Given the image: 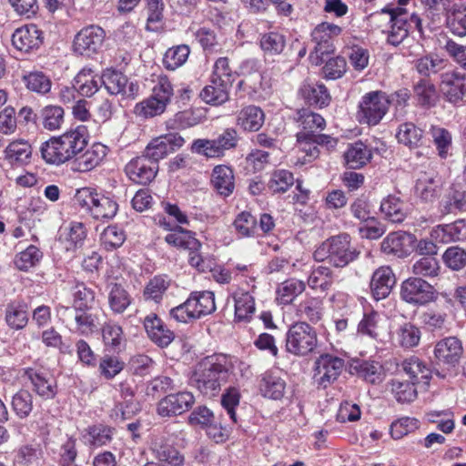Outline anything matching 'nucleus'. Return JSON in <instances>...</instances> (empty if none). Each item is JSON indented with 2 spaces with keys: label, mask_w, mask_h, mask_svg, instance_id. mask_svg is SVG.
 I'll return each mask as SVG.
<instances>
[{
  "label": "nucleus",
  "mask_w": 466,
  "mask_h": 466,
  "mask_svg": "<svg viewBox=\"0 0 466 466\" xmlns=\"http://www.w3.org/2000/svg\"><path fill=\"white\" fill-rule=\"evenodd\" d=\"M235 320L249 321L255 313V299L248 291L239 289L233 294Z\"/></svg>",
  "instance_id": "34"
},
{
  "label": "nucleus",
  "mask_w": 466,
  "mask_h": 466,
  "mask_svg": "<svg viewBox=\"0 0 466 466\" xmlns=\"http://www.w3.org/2000/svg\"><path fill=\"white\" fill-rule=\"evenodd\" d=\"M433 353L437 365L451 370L459 364L463 348L459 339L447 337L436 343Z\"/></svg>",
  "instance_id": "17"
},
{
  "label": "nucleus",
  "mask_w": 466,
  "mask_h": 466,
  "mask_svg": "<svg viewBox=\"0 0 466 466\" xmlns=\"http://www.w3.org/2000/svg\"><path fill=\"white\" fill-rule=\"evenodd\" d=\"M233 368L231 360L227 355L205 357L195 365L190 384L203 396L211 399L219 394L221 386L228 382Z\"/></svg>",
  "instance_id": "1"
},
{
  "label": "nucleus",
  "mask_w": 466,
  "mask_h": 466,
  "mask_svg": "<svg viewBox=\"0 0 466 466\" xmlns=\"http://www.w3.org/2000/svg\"><path fill=\"white\" fill-rule=\"evenodd\" d=\"M108 304L114 313H123L131 303V298L127 291L117 283L108 285Z\"/></svg>",
  "instance_id": "46"
},
{
  "label": "nucleus",
  "mask_w": 466,
  "mask_h": 466,
  "mask_svg": "<svg viewBox=\"0 0 466 466\" xmlns=\"http://www.w3.org/2000/svg\"><path fill=\"white\" fill-rule=\"evenodd\" d=\"M333 272L325 266H319L312 269L308 278V285L310 289L321 292L328 291L333 285Z\"/></svg>",
  "instance_id": "45"
},
{
  "label": "nucleus",
  "mask_w": 466,
  "mask_h": 466,
  "mask_svg": "<svg viewBox=\"0 0 466 466\" xmlns=\"http://www.w3.org/2000/svg\"><path fill=\"white\" fill-rule=\"evenodd\" d=\"M125 171L133 182L147 185L156 177L158 171V164L150 160L143 154L130 160L127 164Z\"/></svg>",
  "instance_id": "18"
},
{
  "label": "nucleus",
  "mask_w": 466,
  "mask_h": 466,
  "mask_svg": "<svg viewBox=\"0 0 466 466\" xmlns=\"http://www.w3.org/2000/svg\"><path fill=\"white\" fill-rule=\"evenodd\" d=\"M43 127L50 131L59 129L64 123V109L59 106L49 105L41 110Z\"/></svg>",
  "instance_id": "57"
},
{
  "label": "nucleus",
  "mask_w": 466,
  "mask_h": 466,
  "mask_svg": "<svg viewBox=\"0 0 466 466\" xmlns=\"http://www.w3.org/2000/svg\"><path fill=\"white\" fill-rule=\"evenodd\" d=\"M114 429L103 424H96L86 429L88 442L95 447L106 445L112 441Z\"/></svg>",
  "instance_id": "60"
},
{
  "label": "nucleus",
  "mask_w": 466,
  "mask_h": 466,
  "mask_svg": "<svg viewBox=\"0 0 466 466\" xmlns=\"http://www.w3.org/2000/svg\"><path fill=\"white\" fill-rule=\"evenodd\" d=\"M344 158L349 168H360L371 159V151L364 143L359 141L349 147Z\"/></svg>",
  "instance_id": "39"
},
{
  "label": "nucleus",
  "mask_w": 466,
  "mask_h": 466,
  "mask_svg": "<svg viewBox=\"0 0 466 466\" xmlns=\"http://www.w3.org/2000/svg\"><path fill=\"white\" fill-rule=\"evenodd\" d=\"M344 368V360L326 353L320 355L315 360V378L318 384L327 388L333 383L340 375Z\"/></svg>",
  "instance_id": "16"
},
{
  "label": "nucleus",
  "mask_w": 466,
  "mask_h": 466,
  "mask_svg": "<svg viewBox=\"0 0 466 466\" xmlns=\"http://www.w3.org/2000/svg\"><path fill=\"white\" fill-rule=\"evenodd\" d=\"M380 211L385 219L392 223H401L407 216L405 203L393 195L388 196L381 201Z\"/></svg>",
  "instance_id": "38"
},
{
  "label": "nucleus",
  "mask_w": 466,
  "mask_h": 466,
  "mask_svg": "<svg viewBox=\"0 0 466 466\" xmlns=\"http://www.w3.org/2000/svg\"><path fill=\"white\" fill-rule=\"evenodd\" d=\"M396 284V278L392 269L388 266L377 268L371 277L370 290L376 300L387 298Z\"/></svg>",
  "instance_id": "22"
},
{
  "label": "nucleus",
  "mask_w": 466,
  "mask_h": 466,
  "mask_svg": "<svg viewBox=\"0 0 466 466\" xmlns=\"http://www.w3.org/2000/svg\"><path fill=\"white\" fill-rule=\"evenodd\" d=\"M350 372L370 384L380 383L385 376L382 365L375 360H354L350 364Z\"/></svg>",
  "instance_id": "27"
},
{
  "label": "nucleus",
  "mask_w": 466,
  "mask_h": 466,
  "mask_svg": "<svg viewBox=\"0 0 466 466\" xmlns=\"http://www.w3.org/2000/svg\"><path fill=\"white\" fill-rule=\"evenodd\" d=\"M231 86H225L223 82L210 79V84L203 88L201 98L210 105H221L228 100Z\"/></svg>",
  "instance_id": "41"
},
{
  "label": "nucleus",
  "mask_w": 466,
  "mask_h": 466,
  "mask_svg": "<svg viewBox=\"0 0 466 466\" xmlns=\"http://www.w3.org/2000/svg\"><path fill=\"white\" fill-rule=\"evenodd\" d=\"M299 122L302 127L299 133L315 134L326 126L325 119L319 114L306 109L299 112Z\"/></svg>",
  "instance_id": "59"
},
{
  "label": "nucleus",
  "mask_w": 466,
  "mask_h": 466,
  "mask_svg": "<svg viewBox=\"0 0 466 466\" xmlns=\"http://www.w3.org/2000/svg\"><path fill=\"white\" fill-rule=\"evenodd\" d=\"M165 240L169 245L187 250H199L201 248V243L195 238V234L179 226L168 233L165 237Z\"/></svg>",
  "instance_id": "36"
},
{
  "label": "nucleus",
  "mask_w": 466,
  "mask_h": 466,
  "mask_svg": "<svg viewBox=\"0 0 466 466\" xmlns=\"http://www.w3.org/2000/svg\"><path fill=\"white\" fill-rule=\"evenodd\" d=\"M257 219L249 212L239 213L233 222L237 234L241 238L255 237L257 233Z\"/></svg>",
  "instance_id": "56"
},
{
  "label": "nucleus",
  "mask_w": 466,
  "mask_h": 466,
  "mask_svg": "<svg viewBox=\"0 0 466 466\" xmlns=\"http://www.w3.org/2000/svg\"><path fill=\"white\" fill-rule=\"evenodd\" d=\"M466 204L465 192L452 186L443 197L441 207L442 214L452 213L461 210Z\"/></svg>",
  "instance_id": "54"
},
{
  "label": "nucleus",
  "mask_w": 466,
  "mask_h": 466,
  "mask_svg": "<svg viewBox=\"0 0 466 466\" xmlns=\"http://www.w3.org/2000/svg\"><path fill=\"white\" fill-rule=\"evenodd\" d=\"M5 321L11 329H24L28 321L26 305L21 302L8 304L5 309Z\"/></svg>",
  "instance_id": "47"
},
{
  "label": "nucleus",
  "mask_w": 466,
  "mask_h": 466,
  "mask_svg": "<svg viewBox=\"0 0 466 466\" xmlns=\"http://www.w3.org/2000/svg\"><path fill=\"white\" fill-rule=\"evenodd\" d=\"M415 383L392 380L390 382V390L399 402H410L417 397Z\"/></svg>",
  "instance_id": "61"
},
{
  "label": "nucleus",
  "mask_w": 466,
  "mask_h": 466,
  "mask_svg": "<svg viewBox=\"0 0 466 466\" xmlns=\"http://www.w3.org/2000/svg\"><path fill=\"white\" fill-rule=\"evenodd\" d=\"M194 402L195 398L189 391L169 394L159 400L157 404V413L161 417L180 415L187 411Z\"/></svg>",
  "instance_id": "19"
},
{
  "label": "nucleus",
  "mask_w": 466,
  "mask_h": 466,
  "mask_svg": "<svg viewBox=\"0 0 466 466\" xmlns=\"http://www.w3.org/2000/svg\"><path fill=\"white\" fill-rule=\"evenodd\" d=\"M150 449L161 466L184 465V455L165 436H155L151 441Z\"/></svg>",
  "instance_id": "20"
},
{
  "label": "nucleus",
  "mask_w": 466,
  "mask_h": 466,
  "mask_svg": "<svg viewBox=\"0 0 466 466\" xmlns=\"http://www.w3.org/2000/svg\"><path fill=\"white\" fill-rule=\"evenodd\" d=\"M125 368V362L117 356L105 354L99 361L98 370L106 380L114 379Z\"/></svg>",
  "instance_id": "58"
},
{
  "label": "nucleus",
  "mask_w": 466,
  "mask_h": 466,
  "mask_svg": "<svg viewBox=\"0 0 466 466\" xmlns=\"http://www.w3.org/2000/svg\"><path fill=\"white\" fill-rule=\"evenodd\" d=\"M101 76L94 75L91 69L84 68L74 78V85L78 94L83 96L95 95L101 86Z\"/></svg>",
  "instance_id": "37"
},
{
  "label": "nucleus",
  "mask_w": 466,
  "mask_h": 466,
  "mask_svg": "<svg viewBox=\"0 0 466 466\" xmlns=\"http://www.w3.org/2000/svg\"><path fill=\"white\" fill-rule=\"evenodd\" d=\"M416 242L415 235L406 231H394L382 240L380 249L386 255L404 258L412 253Z\"/></svg>",
  "instance_id": "12"
},
{
  "label": "nucleus",
  "mask_w": 466,
  "mask_h": 466,
  "mask_svg": "<svg viewBox=\"0 0 466 466\" xmlns=\"http://www.w3.org/2000/svg\"><path fill=\"white\" fill-rule=\"evenodd\" d=\"M184 142V138L177 133H168L153 138L146 147L143 154L158 164L160 159L180 148Z\"/></svg>",
  "instance_id": "13"
},
{
  "label": "nucleus",
  "mask_w": 466,
  "mask_h": 466,
  "mask_svg": "<svg viewBox=\"0 0 466 466\" xmlns=\"http://www.w3.org/2000/svg\"><path fill=\"white\" fill-rule=\"evenodd\" d=\"M396 138L400 144L409 148H418L422 146L424 139L423 130L411 122H405L399 126Z\"/></svg>",
  "instance_id": "33"
},
{
  "label": "nucleus",
  "mask_w": 466,
  "mask_h": 466,
  "mask_svg": "<svg viewBox=\"0 0 466 466\" xmlns=\"http://www.w3.org/2000/svg\"><path fill=\"white\" fill-rule=\"evenodd\" d=\"M389 96L382 91H370L365 94L359 104L357 117L360 124L378 125L390 106Z\"/></svg>",
  "instance_id": "8"
},
{
  "label": "nucleus",
  "mask_w": 466,
  "mask_h": 466,
  "mask_svg": "<svg viewBox=\"0 0 466 466\" xmlns=\"http://www.w3.org/2000/svg\"><path fill=\"white\" fill-rule=\"evenodd\" d=\"M5 159L11 166H22L27 163L32 155L31 146L23 140L11 142L4 151Z\"/></svg>",
  "instance_id": "40"
},
{
  "label": "nucleus",
  "mask_w": 466,
  "mask_h": 466,
  "mask_svg": "<svg viewBox=\"0 0 466 466\" xmlns=\"http://www.w3.org/2000/svg\"><path fill=\"white\" fill-rule=\"evenodd\" d=\"M431 238L436 242L450 243L466 238V225L462 220L451 224L438 225L431 232Z\"/></svg>",
  "instance_id": "28"
},
{
  "label": "nucleus",
  "mask_w": 466,
  "mask_h": 466,
  "mask_svg": "<svg viewBox=\"0 0 466 466\" xmlns=\"http://www.w3.org/2000/svg\"><path fill=\"white\" fill-rule=\"evenodd\" d=\"M360 252L351 245L350 235L343 233L323 241L314 251L316 261H327L335 268H344L356 260Z\"/></svg>",
  "instance_id": "3"
},
{
  "label": "nucleus",
  "mask_w": 466,
  "mask_h": 466,
  "mask_svg": "<svg viewBox=\"0 0 466 466\" xmlns=\"http://www.w3.org/2000/svg\"><path fill=\"white\" fill-rule=\"evenodd\" d=\"M23 82L30 91L41 95L47 94L52 86L50 78L40 71H34L24 75Z\"/></svg>",
  "instance_id": "52"
},
{
  "label": "nucleus",
  "mask_w": 466,
  "mask_h": 466,
  "mask_svg": "<svg viewBox=\"0 0 466 466\" xmlns=\"http://www.w3.org/2000/svg\"><path fill=\"white\" fill-rule=\"evenodd\" d=\"M101 82L111 95L133 97L137 91V86L132 82L128 84L127 76L120 71L106 69L101 76Z\"/></svg>",
  "instance_id": "21"
},
{
  "label": "nucleus",
  "mask_w": 466,
  "mask_h": 466,
  "mask_svg": "<svg viewBox=\"0 0 466 466\" xmlns=\"http://www.w3.org/2000/svg\"><path fill=\"white\" fill-rule=\"evenodd\" d=\"M265 121L263 110L250 105L243 107L237 116V125L246 131L255 132L261 128Z\"/></svg>",
  "instance_id": "30"
},
{
  "label": "nucleus",
  "mask_w": 466,
  "mask_h": 466,
  "mask_svg": "<svg viewBox=\"0 0 466 466\" xmlns=\"http://www.w3.org/2000/svg\"><path fill=\"white\" fill-rule=\"evenodd\" d=\"M84 127H77L59 137L50 138L41 146V155L48 164L61 165L74 159L87 146Z\"/></svg>",
  "instance_id": "2"
},
{
  "label": "nucleus",
  "mask_w": 466,
  "mask_h": 466,
  "mask_svg": "<svg viewBox=\"0 0 466 466\" xmlns=\"http://www.w3.org/2000/svg\"><path fill=\"white\" fill-rule=\"evenodd\" d=\"M12 408L20 419L27 418L33 410V396L28 390H19L13 396Z\"/></svg>",
  "instance_id": "63"
},
{
  "label": "nucleus",
  "mask_w": 466,
  "mask_h": 466,
  "mask_svg": "<svg viewBox=\"0 0 466 466\" xmlns=\"http://www.w3.org/2000/svg\"><path fill=\"white\" fill-rule=\"evenodd\" d=\"M43 257L42 251L35 246L30 245L19 252L15 258V267L22 271H27L35 267Z\"/></svg>",
  "instance_id": "53"
},
{
  "label": "nucleus",
  "mask_w": 466,
  "mask_h": 466,
  "mask_svg": "<svg viewBox=\"0 0 466 466\" xmlns=\"http://www.w3.org/2000/svg\"><path fill=\"white\" fill-rule=\"evenodd\" d=\"M397 335L400 345L410 349L419 344L421 333L414 324L406 322L399 328Z\"/></svg>",
  "instance_id": "62"
},
{
  "label": "nucleus",
  "mask_w": 466,
  "mask_h": 466,
  "mask_svg": "<svg viewBox=\"0 0 466 466\" xmlns=\"http://www.w3.org/2000/svg\"><path fill=\"white\" fill-rule=\"evenodd\" d=\"M294 184L293 174L286 169H277L271 174L268 188L274 193H284Z\"/></svg>",
  "instance_id": "64"
},
{
  "label": "nucleus",
  "mask_w": 466,
  "mask_h": 466,
  "mask_svg": "<svg viewBox=\"0 0 466 466\" xmlns=\"http://www.w3.org/2000/svg\"><path fill=\"white\" fill-rule=\"evenodd\" d=\"M43 43V33L35 25L17 28L12 35L13 46L20 51L29 52Z\"/></svg>",
  "instance_id": "23"
},
{
  "label": "nucleus",
  "mask_w": 466,
  "mask_h": 466,
  "mask_svg": "<svg viewBox=\"0 0 466 466\" xmlns=\"http://www.w3.org/2000/svg\"><path fill=\"white\" fill-rule=\"evenodd\" d=\"M435 289L420 278H410L401 285L400 296L403 300L414 305H424L434 299Z\"/></svg>",
  "instance_id": "14"
},
{
  "label": "nucleus",
  "mask_w": 466,
  "mask_h": 466,
  "mask_svg": "<svg viewBox=\"0 0 466 466\" xmlns=\"http://www.w3.org/2000/svg\"><path fill=\"white\" fill-rule=\"evenodd\" d=\"M449 30L457 36L466 35V5H454L446 14Z\"/></svg>",
  "instance_id": "44"
},
{
  "label": "nucleus",
  "mask_w": 466,
  "mask_h": 466,
  "mask_svg": "<svg viewBox=\"0 0 466 466\" xmlns=\"http://www.w3.org/2000/svg\"><path fill=\"white\" fill-rule=\"evenodd\" d=\"M306 289L302 280L289 279L281 282L276 290L277 301L281 305L290 304Z\"/></svg>",
  "instance_id": "42"
},
{
  "label": "nucleus",
  "mask_w": 466,
  "mask_h": 466,
  "mask_svg": "<svg viewBox=\"0 0 466 466\" xmlns=\"http://www.w3.org/2000/svg\"><path fill=\"white\" fill-rule=\"evenodd\" d=\"M210 183L219 196L224 198L230 196L235 189L233 169L226 165L216 166L211 173Z\"/></svg>",
  "instance_id": "24"
},
{
  "label": "nucleus",
  "mask_w": 466,
  "mask_h": 466,
  "mask_svg": "<svg viewBox=\"0 0 466 466\" xmlns=\"http://www.w3.org/2000/svg\"><path fill=\"white\" fill-rule=\"evenodd\" d=\"M259 44L265 54L275 56L279 55L284 50L286 39L279 32H269L261 35Z\"/></svg>",
  "instance_id": "55"
},
{
  "label": "nucleus",
  "mask_w": 466,
  "mask_h": 466,
  "mask_svg": "<svg viewBox=\"0 0 466 466\" xmlns=\"http://www.w3.org/2000/svg\"><path fill=\"white\" fill-rule=\"evenodd\" d=\"M286 381L279 375L273 372H266L263 374L259 390L264 397L280 400L285 393Z\"/></svg>",
  "instance_id": "35"
},
{
  "label": "nucleus",
  "mask_w": 466,
  "mask_h": 466,
  "mask_svg": "<svg viewBox=\"0 0 466 466\" xmlns=\"http://www.w3.org/2000/svg\"><path fill=\"white\" fill-rule=\"evenodd\" d=\"M296 314L312 323H317L322 318V303L317 298L307 299L298 305Z\"/></svg>",
  "instance_id": "50"
},
{
  "label": "nucleus",
  "mask_w": 466,
  "mask_h": 466,
  "mask_svg": "<svg viewBox=\"0 0 466 466\" xmlns=\"http://www.w3.org/2000/svg\"><path fill=\"white\" fill-rule=\"evenodd\" d=\"M432 142L441 158H446L452 145V136L449 130L441 127H431L430 130Z\"/></svg>",
  "instance_id": "51"
},
{
  "label": "nucleus",
  "mask_w": 466,
  "mask_h": 466,
  "mask_svg": "<svg viewBox=\"0 0 466 466\" xmlns=\"http://www.w3.org/2000/svg\"><path fill=\"white\" fill-rule=\"evenodd\" d=\"M440 88L450 103L461 105L466 95V75L457 70H449L441 75Z\"/></svg>",
  "instance_id": "15"
},
{
  "label": "nucleus",
  "mask_w": 466,
  "mask_h": 466,
  "mask_svg": "<svg viewBox=\"0 0 466 466\" xmlns=\"http://www.w3.org/2000/svg\"><path fill=\"white\" fill-rule=\"evenodd\" d=\"M299 95L309 105L319 107L327 106L331 99L325 85L318 83H304L299 89Z\"/></svg>",
  "instance_id": "31"
},
{
  "label": "nucleus",
  "mask_w": 466,
  "mask_h": 466,
  "mask_svg": "<svg viewBox=\"0 0 466 466\" xmlns=\"http://www.w3.org/2000/svg\"><path fill=\"white\" fill-rule=\"evenodd\" d=\"M101 330L106 350L118 353L125 348L126 339L121 326L108 321L103 325Z\"/></svg>",
  "instance_id": "29"
},
{
  "label": "nucleus",
  "mask_w": 466,
  "mask_h": 466,
  "mask_svg": "<svg viewBox=\"0 0 466 466\" xmlns=\"http://www.w3.org/2000/svg\"><path fill=\"white\" fill-rule=\"evenodd\" d=\"M441 179L433 173L422 174L416 182L417 196L425 202L433 201L440 194Z\"/></svg>",
  "instance_id": "32"
},
{
  "label": "nucleus",
  "mask_w": 466,
  "mask_h": 466,
  "mask_svg": "<svg viewBox=\"0 0 466 466\" xmlns=\"http://www.w3.org/2000/svg\"><path fill=\"white\" fill-rule=\"evenodd\" d=\"M238 142L236 129L227 128L214 139L198 138L193 141L191 151L208 158H218L225 155L227 150L235 148Z\"/></svg>",
  "instance_id": "9"
},
{
  "label": "nucleus",
  "mask_w": 466,
  "mask_h": 466,
  "mask_svg": "<svg viewBox=\"0 0 466 466\" xmlns=\"http://www.w3.org/2000/svg\"><path fill=\"white\" fill-rule=\"evenodd\" d=\"M56 309L62 322L80 335L89 336L98 328V318L91 312V309H74L61 304Z\"/></svg>",
  "instance_id": "10"
},
{
  "label": "nucleus",
  "mask_w": 466,
  "mask_h": 466,
  "mask_svg": "<svg viewBox=\"0 0 466 466\" xmlns=\"http://www.w3.org/2000/svg\"><path fill=\"white\" fill-rule=\"evenodd\" d=\"M403 371L410 377L411 382L428 384L431 379V371L426 365L417 357L412 356L401 363Z\"/></svg>",
  "instance_id": "43"
},
{
  "label": "nucleus",
  "mask_w": 466,
  "mask_h": 466,
  "mask_svg": "<svg viewBox=\"0 0 466 466\" xmlns=\"http://www.w3.org/2000/svg\"><path fill=\"white\" fill-rule=\"evenodd\" d=\"M410 0H398L399 6L383 8L382 13L390 16V31L388 42L392 46L400 45L410 33L417 30L420 36L423 35L421 19L414 12L410 13L404 6Z\"/></svg>",
  "instance_id": "4"
},
{
  "label": "nucleus",
  "mask_w": 466,
  "mask_h": 466,
  "mask_svg": "<svg viewBox=\"0 0 466 466\" xmlns=\"http://www.w3.org/2000/svg\"><path fill=\"white\" fill-rule=\"evenodd\" d=\"M105 37L106 32L102 27L95 25L86 26L76 35L74 50L82 56H90L99 52Z\"/></svg>",
  "instance_id": "11"
},
{
  "label": "nucleus",
  "mask_w": 466,
  "mask_h": 466,
  "mask_svg": "<svg viewBox=\"0 0 466 466\" xmlns=\"http://www.w3.org/2000/svg\"><path fill=\"white\" fill-rule=\"evenodd\" d=\"M73 306L74 309H92L95 303V291L87 288L84 283H77L73 288Z\"/></svg>",
  "instance_id": "49"
},
{
  "label": "nucleus",
  "mask_w": 466,
  "mask_h": 466,
  "mask_svg": "<svg viewBox=\"0 0 466 466\" xmlns=\"http://www.w3.org/2000/svg\"><path fill=\"white\" fill-rule=\"evenodd\" d=\"M216 310L215 295L211 291L192 292L185 302L169 310L171 319L181 323H189Z\"/></svg>",
  "instance_id": "5"
},
{
  "label": "nucleus",
  "mask_w": 466,
  "mask_h": 466,
  "mask_svg": "<svg viewBox=\"0 0 466 466\" xmlns=\"http://www.w3.org/2000/svg\"><path fill=\"white\" fill-rule=\"evenodd\" d=\"M190 54L189 46L179 45L168 48L163 57V65L167 70H176L183 66Z\"/></svg>",
  "instance_id": "48"
},
{
  "label": "nucleus",
  "mask_w": 466,
  "mask_h": 466,
  "mask_svg": "<svg viewBox=\"0 0 466 466\" xmlns=\"http://www.w3.org/2000/svg\"><path fill=\"white\" fill-rule=\"evenodd\" d=\"M74 203L97 220L112 219L118 210V204L116 200L97 193L91 187L77 189L74 196Z\"/></svg>",
  "instance_id": "6"
},
{
  "label": "nucleus",
  "mask_w": 466,
  "mask_h": 466,
  "mask_svg": "<svg viewBox=\"0 0 466 466\" xmlns=\"http://www.w3.org/2000/svg\"><path fill=\"white\" fill-rule=\"evenodd\" d=\"M319 344L314 327L306 321L292 324L286 333V350L297 357H307L315 353Z\"/></svg>",
  "instance_id": "7"
},
{
  "label": "nucleus",
  "mask_w": 466,
  "mask_h": 466,
  "mask_svg": "<svg viewBox=\"0 0 466 466\" xmlns=\"http://www.w3.org/2000/svg\"><path fill=\"white\" fill-rule=\"evenodd\" d=\"M25 375L31 381L35 393L43 399L50 400L56 395V382L47 372L30 368L25 371Z\"/></svg>",
  "instance_id": "25"
},
{
  "label": "nucleus",
  "mask_w": 466,
  "mask_h": 466,
  "mask_svg": "<svg viewBox=\"0 0 466 466\" xmlns=\"http://www.w3.org/2000/svg\"><path fill=\"white\" fill-rule=\"evenodd\" d=\"M106 156V147L102 144H94L85 152L78 154L73 161L72 168L77 172H87L95 168Z\"/></svg>",
  "instance_id": "26"
}]
</instances>
